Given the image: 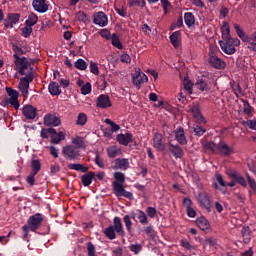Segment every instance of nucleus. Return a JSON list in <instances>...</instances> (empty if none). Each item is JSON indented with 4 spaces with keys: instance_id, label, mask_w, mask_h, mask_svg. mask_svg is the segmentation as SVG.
Wrapping results in <instances>:
<instances>
[{
    "instance_id": "f257e3e1",
    "label": "nucleus",
    "mask_w": 256,
    "mask_h": 256,
    "mask_svg": "<svg viewBox=\"0 0 256 256\" xmlns=\"http://www.w3.org/2000/svg\"><path fill=\"white\" fill-rule=\"evenodd\" d=\"M113 177L115 181L112 183V187L116 197H125L133 201V193L125 190L123 186V183H125V174L123 172H115Z\"/></svg>"
},
{
    "instance_id": "f03ea898",
    "label": "nucleus",
    "mask_w": 256,
    "mask_h": 256,
    "mask_svg": "<svg viewBox=\"0 0 256 256\" xmlns=\"http://www.w3.org/2000/svg\"><path fill=\"white\" fill-rule=\"evenodd\" d=\"M217 53H219V48L215 46H210L208 52V63L210 67H213V69H225V67H227V63H225L223 59L219 58V56H217Z\"/></svg>"
},
{
    "instance_id": "7ed1b4c3",
    "label": "nucleus",
    "mask_w": 256,
    "mask_h": 256,
    "mask_svg": "<svg viewBox=\"0 0 256 256\" xmlns=\"http://www.w3.org/2000/svg\"><path fill=\"white\" fill-rule=\"evenodd\" d=\"M15 71H18L19 75H29V73H33V68L31 67V63L25 57L15 58Z\"/></svg>"
},
{
    "instance_id": "20e7f679",
    "label": "nucleus",
    "mask_w": 256,
    "mask_h": 256,
    "mask_svg": "<svg viewBox=\"0 0 256 256\" xmlns=\"http://www.w3.org/2000/svg\"><path fill=\"white\" fill-rule=\"evenodd\" d=\"M25 75L26 76L20 78L18 89L24 97H27V95H29V85L30 83H33V79H35V74L29 73Z\"/></svg>"
},
{
    "instance_id": "39448f33",
    "label": "nucleus",
    "mask_w": 256,
    "mask_h": 256,
    "mask_svg": "<svg viewBox=\"0 0 256 256\" xmlns=\"http://www.w3.org/2000/svg\"><path fill=\"white\" fill-rule=\"evenodd\" d=\"M41 225H43V214L36 213L28 218L27 225L24 226L35 232L40 229Z\"/></svg>"
},
{
    "instance_id": "423d86ee",
    "label": "nucleus",
    "mask_w": 256,
    "mask_h": 256,
    "mask_svg": "<svg viewBox=\"0 0 256 256\" xmlns=\"http://www.w3.org/2000/svg\"><path fill=\"white\" fill-rule=\"evenodd\" d=\"M62 153L68 161H77L81 157V152L78 148L72 145H66L62 148Z\"/></svg>"
},
{
    "instance_id": "0eeeda50",
    "label": "nucleus",
    "mask_w": 256,
    "mask_h": 256,
    "mask_svg": "<svg viewBox=\"0 0 256 256\" xmlns=\"http://www.w3.org/2000/svg\"><path fill=\"white\" fill-rule=\"evenodd\" d=\"M149 81V78L143 71H141V68H135V73L132 74V84L136 89H141L142 83H147Z\"/></svg>"
},
{
    "instance_id": "6e6552de",
    "label": "nucleus",
    "mask_w": 256,
    "mask_h": 256,
    "mask_svg": "<svg viewBox=\"0 0 256 256\" xmlns=\"http://www.w3.org/2000/svg\"><path fill=\"white\" fill-rule=\"evenodd\" d=\"M6 92L10 97L6 102L13 106L14 109H19V107H21V104L19 103V92L11 87H6Z\"/></svg>"
},
{
    "instance_id": "1a4fd4ad",
    "label": "nucleus",
    "mask_w": 256,
    "mask_h": 256,
    "mask_svg": "<svg viewBox=\"0 0 256 256\" xmlns=\"http://www.w3.org/2000/svg\"><path fill=\"white\" fill-rule=\"evenodd\" d=\"M19 19H21V15L19 13H9L4 19L5 29H13V26L19 23Z\"/></svg>"
},
{
    "instance_id": "9d476101",
    "label": "nucleus",
    "mask_w": 256,
    "mask_h": 256,
    "mask_svg": "<svg viewBox=\"0 0 256 256\" xmlns=\"http://www.w3.org/2000/svg\"><path fill=\"white\" fill-rule=\"evenodd\" d=\"M130 217L133 219V221H139L141 225H148L149 224V218H147V214L143 210H136L130 212Z\"/></svg>"
},
{
    "instance_id": "9b49d317",
    "label": "nucleus",
    "mask_w": 256,
    "mask_h": 256,
    "mask_svg": "<svg viewBox=\"0 0 256 256\" xmlns=\"http://www.w3.org/2000/svg\"><path fill=\"white\" fill-rule=\"evenodd\" d=\"M198 202L201 207L206 209L208 213H211V199L209 198V194L207 192L198 193Z\"/></svg>"
},
{
    "instance_id": "f8f14e48",
    "label": "nucleus",
    "mask_w": 256,
    "mask_h": 256,
    "mask_svg": "<svg viewBox=\"0 0 256 256\" xmlns=\"http://www.w3.org/2000/svg\"><path fill=\"white\" fill-rule=\"evenodd\" d=\"M109 20L105 12H98L93 15V24L98 25L99 27H106Z\"/></svg>"
},
{
    "instance_id": "ddd939ff",
    "label": "nucleus",
    "mask_w": 256,
    "mask_h": 256,
    "mask_svg": "<svg viewBox=\"0 0 256 256\" xmlns=\"http://www.w3.org/2000/svg\"><path fill=\"white\" fill-rule=\"evenodd\" d=\"M113 163L112 169L114 170L127 171L130 167L129 159L127 158H117Z\"/></svg>"
},
{
    "instance_id": "4468645a",
    "label": "nucleus",
    "mask_w": 256,
    "mask_h": 256,
    "mask_svg": "<svg viewBox=\"0 0 256 256\" xmlns=\"http://www.w3.org/2000/svg\"><path fill=\"white\" fill-rule=\"evenodd\" d=\"M32 6L34 11H37V13H47V11H49L47 0H33Z\"/></svg>"
},
{
    "instance_id": "2eb2a0df",
    "label": "nucleus",
    "mask_w": 256,
    "mask_h": 256,
    "mask_svg": "<svg viewBox=\"0 0 256 256\" xmlns=\"http://www.w3.org/2000/svg\"><path fill=\"white\" fill-rule=\"evenodd\" d=\"M44 124L47 127H59L61 125V119L55 114H46L44 116Z\"/></svg>"
},
{
    "instance_id": "dca6fc26",
    "label": "nucleus",
    "mask_w": 256,
    "mask_h": 256,
    "mask_svg": "<svg viewBox=\"0 0 256 256\" xmlns=\"http://www.w3.org/2000/svg\"><path fill=\"white\" fill-rule=\"evenodd\" d=\"M173 133L179 145H187V136H185V129L183 127L179 126Z\"/></svg>"
},
{
    "instance_id": "f3484780",
    "label": "nucleus",
    "mask_w": 256,
    "mask_h": 256,
    "mask_svg": "<svg viewBox=\"0 0 256 256\" xmlns=\"http://www.w3.org/2000/svg\"><path fill=\"white\" fill-rule=\"evenodd\" d=\"M226 175H228L230 179H234V181H236V183H239V185H241L242 187H247V181L245 180V178H243V176H241V174L237 173V171L228 170L226 172Z\"/></svg>"
},
{
    "instance_id": "a211bd4d",
    "label": "nucleus",
    "mask_w": 256,
    "mask_h": 256,
    "mask_svg": "<svg viewBox=\"0 0 256 256\" xmlns=\"http://www.w3.org/2000/svg\"><path fill=\"white\" fill-rule=\"evenodd\" d=\"M218 154L224 155V157H229L230 155H233L235 151L233 150V147H229L227 143L220 142L218 143Z\"/></svg>"
},
{
    "instance_id": "6ab92c4d",
    "label": "nucleus",
    "mask_w": 256,
    "mask_h": 256,
    "mask_svg": "<svg viewBox=\"0 0 256 256\" xmlns=\"http://www.w3.org/2000/svg\"><path fill=\"white\" fill-rule=\"evenodd\" d=\"M170 148L169 151L175 157V159H183L185 152L183 151V148L179 146V144H169Z\"/></svg>"
},
{
    "instance_id": "aec40b11",
    "label": "nucleus",
    "mask_w": 256,
    "mask_h": 256,
    "mask_svg": "<svg viewBox=\"0 0 256 256\" xmlns=\"http://www.w3.org/2000/svg\"><path fill=\"white\" fill-rule=\"evenodd\" d=\"M22 115H24L26 119H35V117H37V108L33 105H25L22 109Z\"/></svg>"
},
{
    "instance_id": "412c9836",
    "label": "nucleus",
    "mask_w": 256,
    "mask_h": 256,
    "mask_svg": "<svg viewBox=\"0 0 256 256\" xmlns=\"http://www.w3.org/2000/svg\"><path fill=\"white\" fill-rule=\"evenodd\" d=\"M97 107L100 109H108V107H111V99L109 96L105 94L98 96Z\"/></svg>"
},
{
    "instance_id": "4be33fe9",
    "label": "nucleus",
    "mask_w": 256,
    "mask_h": 256,
    "mask_svg": "<svg viewBox=\"0 0 256 256\" xmlns=\"http://www.w3.org/2000/svg\"><path fill=\"white\" fill-rule=\"evenodd\" d=\"M191 113L194 119H196L197 123H207V121L205 120V117L201 115L199 104H194L191 106Z\"/></svg>"
},
{
    "instance_id": "5701e85b",
    "label": "nucleus",
    "mask_w": 256,
    "mask_h": 256,
    "mask_svg": "<svg viewBox=\"0 0 256 256\" xmlns=\"http://www.w3.org/2000/svg\"><path fill=\"white\" fill-rule=\"evenodd\" d=\"M116 140L120 143V145H124L127 147L129 143H133V134L125 133V134H118L116 136Z\"/></svg>"
},
{
    "instance_id": "b1692460",
    "label": "nucleus",
    "mask_w": 256,
    "mask_h": 256,
    "mask_svg": "<svg viewBox=\"0 0 256 256\" xmlns=\"http://www.w3.org/2000/svg\"><path fill=\"white\" fill-rule=\"evenodd\" d=\"M153 147L158 151H165V145L163 144V135L155 133L153 137Z\"/></svg>"
},
{
    "instance_id": "393cba45",
    "label": "nucleus",
    "mask_w": 256,
    "mask_h": 256,
    "mask_svg": "<svg viewBox=\"0 0 256 256\" xmlns=\"http://www.w3.org/2000/svg\"><path fill=\"white\" fill-rule=\"evenodd\" d=\"M219 45L226 55H233L235 53V46L230 44L229 42H225L223 40H219Z\"/></svg>"
},
{
    "instance_id": "a878e982",
    "label": "nucleus",
    "mask_w": 256,
    "mask_h": 256,
    "mask_svg": "<svg viewBox=\"0 0 256 256\" xmlns=\"http://www.w3.org/2000/svg\"><path fill=\"white\" fill-rule=\"evenodd\" d=\"M112 227L116 230L119 235L125 236V230H123V223H121V218L114 217Z\"/></svg>"
},
{
    "instance_id": "bb28decb",
    "label": "nucleus",
    "mask_w": 256,
    "mask_h": 256,
    "mask_svg": "<svg viewBox=\"0 0 256 256\" xmlns=\"http://www.w3.org/2000/svg\"><path fill=\"white\" fill-rule=\"evenodd\" d=\"M234 29H235L238 37H240V39H242L244 41V43H249V41H251V37H249V35L245 34V31H243V29H241V25L234 24Z\"/></svg>"
},
{
    "instance_id": "cd10ccee",
    "label": "nucleus",
    "mask_w": 256,
    "mask_h": 256,
    "mask_svg": "<svg viewBox=\"0 0 256 256\" xmlns=\"http://www.w3.org/2000/svg\"><path fill=\"white\" fill-rule=\"evenodd\" d=\"M95 178V172H88L81 176L82 185L84 187H89L91 183H93V179Z\"/></svg>"
},
{
    "instance_id": "c85d7f7f",
    "label": "nucleus",
    "mask_w": 256,
    "mask_h": 256,
    "mask_svg": "<svg viewBox=\"0 0 256 256\" xmlns=\"http://www.w3.org/2000/svg\"><path fill=\"white\" fill-rule=\"evenodd\" d=\"M196 225L202 231H207V229L211 227L209 221L205 217H199L198 219H196Z\"/></svg>"
},
{
    "instance_id": "c756f323",
    "label": "nucleus",
    "mask_w": 256,
    "mask_h": 256,
    "mask_svg": "<svg viewBox=\"0 0 256 256\" xmlns=\"http://www.w3.org/2000/svg\"><path fill=\"white\" fill-rule=\"evenodd\" d=\"M107 155L110 159H115V157L121 155V148L117 146H110L107 148Z\"/></svg>"
},
{
    "instance_id": "7c9ffc66",
    "label": "nucleus",
    "mask_w": 256,
    "mask_h": 256,
    "mask_svg": "<svg viewBox=\"0 0 256 256\" xmlns=\"http://www.w3.org/2000/svg\"><path fill=\"white\" fill-rule=\"evenodd\" d=\"M51 143H54V145H58V143H61V141L65 140V133L58 132L55 130L54 134H51Z\"/></svg>"
},
{
    "instance_id": "2f4dec72",
    "label": "nucleus",
    "mask_w": 256,
    "mask_h": 256,
    "mask_svg": "<svg viewBox=\"0 0 256 256\" xmlns=\"http://www.w3.org/2000/svg\"><path fill=\"white\" fill-rule=\"evenodd\" d=\"M50 95L58 96L61 93V88L57 82H51L48 86Z\"/></svg>"
},
{
    "instance_id": "473e14b6",
    "label": "nucleus",
    "mask_w": 256,
    "mask_h": 256,
    "mask_svg": "<svg viewBox=\"0 0 256 256\" xmlns=\"http://www.w3.org/2000/svg\"><path fill=\"white\" fill-rule=\"evenodd\" d=\"M184 23L187 25V27H193L195 25V15L191 12H186L184 14Z\"/></svg>"
},
{
    "instance_id": "72a5a7b5",
    "label": "nucleus",
    "mask_w": 256,
    "mask_h": 256,
    "mask_svg": "<svg viewBox=\"0 0 256 256\" xmlns=\"http://www.w3.org/2000/svg\"><path fill=\"white\" fill-rule=\"evenodd\" d=\"M67 167L72 171H81V173H87L89 171V167L83 166V164H68Z\"/></svg>"
},
{
    "instance_id": "f704fd0d",
    "label": "nucleus",
    "mask_w": 256,
    "mask_h": 256,
    "mask_svg": "<svg viewBox=\"0 0 256 256\" xmlns=\"http://www.w3.org/2000/svg\"><path fill=\"white\" fill-rule=\"evenodd\" d=\"M115 233H117V231L113 228V225H110L104 230V235H106L107 239H110V241L117 239V235Z\"/></svg>"
},
{
    "instance_id": "c9c22d12",
    "label": "nucleus",
    "mask_w": 256,
    "mask_h": 256,
    "mask_svg": "<svg viewBox=\"0 0 256 256\" xmlns=\"http://www.w3.org/2000/svg\"><path fill=\"white\" fill-rule=\"evenodd\" d=\"M179 37H181V32L175 31L170 35V41L173 47L177 49L179 47Z\"/></svg>"
},
{
    "instance_id": "e433bc0d",
    "label": "nucleus",
    "mask_w": 256,
    "mask_h": 256,
    "mask_svg": "<svg viewBox=\"0 0 256 256\" xmlns=\"http://www.w3.org/2000/svg\"><path fill=\"white\" fill-rule=\"evenodd\" d=\"M37 21H39V17H37V14L31 13L28 15V19L25 21V25L33 27L37 25Z\"/></svg>"
},
{
    "instance_id": "4c0bfd02",
    "label": "nucleus",
    "mask_w": 256,
    "mask_h": 256,
    "mask_svg": "<svg viewBox=\"0 0 256 256\" xmlns=\"http://www.w3.org/2000/svg\"><path fill=\"white\" fill-rule=\"evenodd\" d=\"M31 173L37 175L41 171V161L39 159H35L31 161Z\"/></svg>"
},
{
    "instance_id": "58836bf2",
    "label": "nucleus",
    "mask_w": 256,
    "mask_h": 256,
    "mask_svg": "<svg viewBox=\"0 0 256 256\" xmlns=\"http://www.w3.org/2000/svg\"><path fill=\"white\" fill-rule=\"evenodd\" d=\"M196 87L199 91H207L209 89V85L207 84V80L203 78H198L196 82Z\"/></svg>"
},
{
    "instance_id": "ea45409f",
    "label": "nucleus",
    "mask_w": 256,
    "mask_h": 256,
    "mask_svg": "<svg viewBox=\"0 0 256 256\" xmlns=\"http://www.w3.org/2000/svg\"><path fill=\"white\" fill-rule=\"evenodd\" d=\"M72 143L76 149H83V147H85V141L81 136H76L72 138Z\"/></svg>"
},
{
    "instance_id": "a19ab883",
    "label": "nucleus",
    "mask_w": 256,
    "mask_h": 256,
    "mask_svg": "<svg viewBox=\"0 0 256 256\" xmlns=\"http://www.w3.org/2000/svg\"><path fill=\"white\" fill-rule=\"evenodd\" d=\"M204 149L207 151H212V153H219V144L214 142H206L204 144Z\"/></svg>"
},
{
    "instance_id": "79ce46f5",
    "label": "nucleus",
    "mask_w": 256,
    "mask_h": 256,
    "mask_svg": "<svg viewBox=\"0 0 256 256\" xmlns=\"http://www.w3.org/2000/svg\"><path fill=\"white\" fill-rule=\"evenodd\" d=\"M243 102V113L248 115V117H253V107L249 104L247 100H242Z\"/></svg>"
},
{
    "instance_id": "37998d69",
    "label": "nucleus",
    "mask_w": 256,
    "mask_h": 256,
    "mask_svg": "<svg viewBox=\"0 0 256 256\" xmlns=\"http://www.w3.org/2000/svg\"><path fill=\"white\" fill-rule=\"evenodd\" d=\"M111 43L113 47H116V49H119L120 51L123 50V44H121V40H119V36L117 34H112Z\"/></svg>"
},
{
    "instance_id": "c03bdc74",
    "label": "nucleus",
    "mask_w": 256,
    "mask_h": 256,
    "mask_svg": "<svg viewBox=\"0 0 256 256\" xmlns=\"http://www.w3.org/2000/svg\"><path fill=\"white\" fill-rule=\"evenodd\" d=\"M123 221H124V224H125V227H126V231L128 233H131L133 231V222L131 221V216L125 215L123 217Z\"/></svg>"
},
{
    "instance_id": "a18cd8bd",
    "label": "nucleus",
    "mask_w": 256,
    "mask_h": 256,
    "mask_svg": "<svg viewBox=\"0 0 256 256\" xmlns=\"http://www.w3.org/2000/svg\"><path fill=\"white\" fill-rule=\"evenodd\" d=\"M55 134V129L54 128H43L40 132V136L42 137V139H49V135L51 137V135Z\"/></svg>"
},
{
    "instance_id": "49530a36",
    "label": "nucleus",
    "mask_w": 256,
    "mask_h": 256,
    "mask_svg": "<svg viewBox=\"0 0 256 256\" xmlns=\"http://www.w3.org/2000/svg\"><path fill=\"white\" fill-rule=\"evenodd\" d=\"M74 67L79 69V71H85L87 69V62L80 58L74 63Z\"/></svg>"
},
{
    "instance_id": "de8ad7c7",
    "label": "nucleus",
    "mask_w": 256,
    "mask_h": 256,
    "mask_svg": "<svg viewBox=\"0 0 256 256\" xmlns=\"http://www.w3.org/2000/svg\"><path fill=\"white\" fill-rule=\"evenodd\" d=\"M12 51H14L13 57L14 59L21 58L20 55H24L25 51L18 45L13 44L12 45Z\"/></svg>"
},
{
    "instance_id": "09e8293b",
    "label": "nucleus",
    "mask_w": 256,
    "mask_h": 256,
    "mask_svg": "<svg viewBox=\"0 0 256 256\" xmlns=\"http://www.w3.org/2000/svg\"><path fill=\"white\" fill-rule=\"evenodd\" d=\"M105 123H106V125H110V127H111V131L113 132V133H117V131H119V129H121V127L118 125V124H116L115 122H113L111 119H109V118H107L106 120H105Z\"/></svg>"
},
{
    "instance_id": "8fccbe9b",
    "label": "nucleus",
    "mask_w": 256,
    "mask_h": 256,
    "mask_svg": "<svg viewBox=\"0 0 256 256\" xmlns=\"http://www.w3.org/2000/svg\"><path fill=\"white\" fill-rule=\"evenodd\" d=\"M21 31H22V37H25L27 39V37H31V34L33 33V27L26 25L21 29Z\"/></svg>"
},
{
    "instance_id": "3c124183",
    "label": "nucleus",
    "mask_w": 256,
    "mask_h": 256,
    "mask_svg": "<svg viewBox=\"0 0 256 256\" xmlns=\"http://www.w3.org/2000/svg\"><path fill=\"white\" fill-rule=\"evenodd\" d=\"M85 123H87V114L85 113H79L77 120H76V125H85Z\"/></svg>"
},
{
    "instance_id": "603ef678",
    "label": "nucleus",
    "mask_w": 256,
    "mask_h": 256,
    "mask_svg": "<svg viewBox=\"0 0 256 256\" xmlns=\"http://www.w3.org/2000/svg\"><path fill=\"white\" fill-rule=\"evenodd\" d=\"M76 21H80L81 23H87V21H89V17L84 12L79 11L76 14Z\"/></svg>"
},
{
    "instance_id": "864d4df0",
    "label": "nucleus",
    "mask_w": 256,
    "mask_h": 256,
    "mask_svg": "<svg viewBox=\"0 0 256 256\" xmlns=\"http://www.w3.org/2000/svg\"><path fill=\"white\" fill-rule=\"evenodd\" d=\"M129 249L132 251V253H134V255H139L143 249V246L141 244H131Z\"/></svg>"
},
{
    "instance_id": "5fc2aeb1",
    "label": "nucleus",
    "mask_w": 256,
    "mask_h": 256,
    "mask_svg": "<svg viewBox=\"0 0 256 256\" xmlns=\"http://www.w3.org/2000/svg\"><path fill=\"white\" fill-rule=\"evenodd\" d=\"M184 89L188 91V93H193V83L188 78H185L183 81Z\"/></svg>"
},
{
    "instance_id": "6e6d98bb",
    "label": "nucleus",
    "mask_w": 256,
    "mask_h": 256,
    "mask_svg": "<svg viewBox=\"0 0 256 256\" xmlns=\"http://www.w3.org/2000/svg\"><path fill=\"white\" fill-rule=\"evenodd\" d=\"M146 213H147L148 217H150V219H155V217H157V208L151 207V206L147 207Z\"/></svg>"
},
{
    "instance_id": "4d7b16f0",
    "label": "nucleus",
    "mask_w": 256,
    "mask_h": 256,
    "mask_svg": "<svg viewBox=\"0 0 256 256\" xmlns=\"http://www.w3.org/2000/svg\"><path fill=\"white\" fill-rule=\"evenodd\" d=\"M86 247L88 256H96L95 245H93L92 242H87Z\"/></svg>"
},
{
    "instance_id": "13d9d810",
    "label": "nucleus",
    "mask_w": 256,
    "mask_h": 256,
    "mask_svg": "<svg viewBox=\"0 0 256 256\" xmlns=\"http://www.w3.org/2000/svg\"><path fill=\"white\" fill-rule=\"evenodd\" d=\"M243 125L249 127V129H252V131H256V119L244 121Z\"/></svg>"
},
{
    "instance_id": "bf43d9fd",
    "label": "nucleus",
    "mask_w": 256,
    "mask_h": 256,
    "mask_svg": "<svg viewBox=\"0 0 256 256\" xmlns=\"http://www.w3.org/2000/svg\"><path fill=\"white\" fill-rule=\"evenodd\" d=\"M207 130L203 128L202 126L196 125L194 126V133L197 135V137H201L202 135L205 134Z\"/></svg>"
},
{
    "instance_id": "052dcab7",
    "label": "nucleus",
    "mask_w": 256,
    "mask_h": 256,
    "mask_svg": "<svg viewBox=\"0 0 256 256\" xmlns=\"http://www.w3.org/2000/svg\"><path fill=\"white\" fill-rule=\"evenodd\" d=\"M101 37H103V39H106L107 41L111 40V38L113 37V34H111V31H109L108 29H103L100 32Z\"/></svg>"
},
{
    "instance_id": "680f3d73",
    "label": "nucleus",
    "mask_w": 256,
    "mask_h": 256,
    "mask_svg": "<svg viewBox=\"0 0 256 256\" xmlns=\"http://www.w3.org/2000/svg\"><path fill=\"white\" fill-rule=\"evenodd\" d=\"M160 3L163 7L165 15H167V13H169V7H171V2H169V0H160Z\"/></svg>"
},
{
    "instance_id": "e2e57ef3",
    "label": "nucleus",
    "mask_w": 256,
    "mask_h": 256,
    "mask_svg": "<svg viewBox=\"0 0 256 256\" xmlns=\"http://www.w3.org/2000/svg\"><path fill=\"white\" fill-rule=\"evenodd\" d=\"M82 95H89L91 93V83H86L81 87Z\"/></svg>"
},
{
    "instance_id": "0e129e2a",
    "label": "nucleus",
    "mask_w": 256,
    "mask_h": 256,
    "mask_svg": "<svg viewBox=\"0 0 256 256\" xmlns=\"http://www.w3.org/2000/svg\"><path fill=\"white\" fill-rule=\"evenodd\" d=\"M90 71L93 73V75H99V66L97 63L93 61L90 62Z\"/></svg>"
},
{
    "instance_id": "69168bd1",
    "label": "nucleus",
    "mask_w": 256,
    "mask_h": 256,
    "mask_svg": "<svg viewBox=\"0 0 256 256\" xmlns=\"http://www.w3.org/2000/svg\"><path fill=\"white\" fill-rule=\"evenodd\" d=\"M247 181H248L249 187L252 189V191H255V193H256V181H255V179H252V177L249 176V174H248L247 175Z\"/></svg>"
},
{
    "instance_id": "338daca9",
    "label": "nucleus",
    "mask_w": 256,
    "mask_h": 256,
    "mask_svg": "<svg viewBox=\"0 0 256 256\" xmlns=\"http://www.w3.org/2000/svg\"><path fill=\"white\" fill-rule=\"evenodd\" d=\"M35 175L37 174H34L33 172L30 173V175L27 176V183L28 185H31V187H33V185H35Z\"/></svg>"
},
{
    "instance_id": "774afa93",
    "label": "nucleus",
    "mask_w": 256,
    "mask_h": 256,
    "mask_svg": "<svg viewBox=\"0 0 256 256\" xmlns=\"http://www.w3.org/2000/svg\"><path fill=\"white\" fill-rule=\"evenodd\" d=\"M247 49H249V51H252V53H256V43L251 42L250 40L247 44Z\"/></svg>"
}]
</instances>
